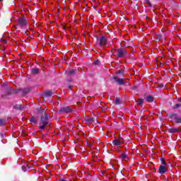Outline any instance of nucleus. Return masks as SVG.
I'll return each mask as SVG.
<instances>
[{
    "instance_id": "f257e3e1",
    "label": "nucleus",
    "mask_w": 181,
    "mask_h": 181,
    "mask_svg": "<svg viewBox=\"0 0 181 181\" xmlns=\"http://www.w3.org/2000/svg\"><path fill=\"white\" fill-rule=\"evenodd\" d=\"M41 115L40 116L39 128L40 129H46V127L49 125V119L50 115L45 112V110L40 112Z\"/></svg>"
},
{
    "instance_id": "f03ea898",
    "label": "nucleus",
    "mask_w": 181,
    "mask_h": 181,
    "mask_svg": "<svg viewBox=\"0 0 181 181\" xmlns=\"http://www.w3.org/2000/svg\"><path fill=\"white\" fill-rule=\"evenodd\" d=\"M125 71L123 69H119L116 75L113 76V80L119 84V86H124L127 83V78H119L122 76H124Z\"/></svg>"
},
{
    "instance_id": "7ed1b4c3",
    "label": "nucleus",
    "mask_w": 181,
    "mask_h": 181,
    "mask_svg": "<svg viewBox=\"0 0 181 181\" xmlns=\"http://www.w3.org/2000/svg\"><path fill=\"white\" fill-rule=\"evenodd\" d=\"M128 54V52L127 49L124 47H120L115 49V56L119 57V59H124L125 56Z\"/></svg>"
},
{
    "instance_id": "20e7f679",
    "label": "nucleus",
    "mask_w": 181,
    "mask_h": 181,
    "mask_svg": "<svg viewBox=\"0 0 181 181\" xmlns=\"http://www.w3.org/2000/svg\"><path fill=\"white\" fill-rule=\"evenodd\" d=\"M108 40L104 35H102L100 37H97V44L101 47H103V46H105Z\"/></svg>"
},
{
    "instance_id": "39448f33",
    "label": "nucleus",
    "mask_w": 181,
    "mask_h": 181,
    "mask_svg": "<svg viewBox=\"0 0 181 181\" xmlns=\"http://www.w3.org/2000/svg\"><path fill=\"white\" fill-rule=\"evenodd\" d=\"M72 111L73 109H71L69 106L62 107L58 109V112H60L61 114H69Z\"/></svg>"
},
{
    "instance_id": "423d86ee",
    "label": "nucleus",
    "mask_w": 181,
    "mask_h": 181,
    "mask_svg": "<svg viewBox=\"0 0 181 181\" xmlns=\"http://www.w3.org/2000/svg\"><path fill=\"white\" fill-rule=\"evenodd\" d=\"M28 25V20L25 18H20L18 21V26L25 28Z\"/></svg>"
},
{
    "instance_id": "0eeeda50",
    "label": "nucleus",
    "mask_w": 181,
    "mask_h": 181,
    "mask_svg": "<svg viewBox=\"0 0 181 181\" xmlns=\"http://www.w3.org/2000/svg\"><path fill=\"white\" fill-rule=\"evenodd\" d=\"M170 118H173L175 124H181V117H177V113H170Z\"/></svg>"
},
{
    "instance_id": "6e6552de",
    "label": "nucleus",
    "mask_w": 181,
    "mask_h": 181,
    "mask_svg": "<svg viewBox=\"0 0 181 181\" xmlns=\"http://www.w3.org/2000/svg\"><path fill=\"white\" fill-rule=\"evenodd\" d=\"M168 170L169 166L168 165H160L158 168V173H160V175H165V173H166V172Z\"/></svg>"
},
{
    "instance_id": "1a4fd4ad",
    "label": "nucleus",
    "mask_w": 181,
    "mask_h": 181,
    "mask_svg": "<svg viewBox=\"0 0 181 181\" xmlns=\"http://www.w3.org/2000/svg\"><path fill=\"white\" fill-rule=\"evenodd\" d=\"M14 110H18L19 111H23V109L25 108V105L23 104H16L13 107Z\"/></svg>"
},
{
    "instance_id": "9d476101",
    "label": "nucleus",
    "mask_w": 181,
    "mask_h": 181,
    "mask_svg": "<svg viewBox=\"0 0 181 181\" xmlns=\"http://www.w3.org/2000/svg\"><path fill=\"white\" fill-rule=\"evenodd\" d=\"M179 131H181L180 127H175L168 129L169 134H176V132H179Z\"/></svg>"
},
{
    "instance_id": "9b49d317",
    "label": "nucleus",
    "mask_w": 181,
    "mask_h": 181,
    "mask_svg": "<svg viewBox=\"0 0 181 181\" xmlns=\"http://www.w3.org/2000/svg\"><path fill=\"white\" fill-rule=\"evenodd\" d=\"M78 71H77V69H70V70L66 71V74H67V76H74V74L78 73Z\"/></svg>"
},
{
    "instance_id": "f8f14e48",
    "label": "nucleus",
    "mask_w": 181,
    "mask_h": 181,
    "mask_svg": "<svg viewBox=\"0 0 181 181\" xmlns=\"http://www.w3.org/2000/svg\"><path fill=\"white\" fill-rule=\"evenodd\" d=\"M23 168H25V169L28 170L33 169V165H32V163H28L24 164L22 168L23 169Z\"/></svg>"
},
{
    "instance_id": "ddd939ff",
    "label": "nucleus",
    "mask_w": 181,
    "mask_h": 181,
    "mask_svg": "<svg viewBox=\"0 0 181 181\" xmlns=\"http://www.w3.org/2000/svg\"><path fill=\"white\" fill-rule=\"evenodd\" d=\"M112 144L115 146H119L122 143L120 141H118V139L115 138V140L112 141Z\"/></svg>"
},
{
    "instance_id": "4468645a",
    "label": "nucleus",
    "mask_w": 181,
    "mask_h": 181,
    "mask_svg": "<svg viewBox=\"0 0 181 181\" xmlns=\"http://www.w3.org/2000/svg\"><path fill=\"white\" fill-rule=\"evenodd\" d=\"M119 158L121 159H124V160L127 161L129 160V158H128V156L127 155V153H123L119 156Z\"/></svg>"
},
{
    "instance_id": "2eb2a0df",
    "label": "nucleus",
    "mask_w": 181,
    "mask_h": 181,
    "mask_svg": "<svg viewBox=\"0 0 181 181\" xmlns=\"http://www.w3.org/2000/svg\"><path fill=\"white\" fill-rule=\"evenodd\" d=\"M154 100L155 98L152 95H148L146 98V101H147L148 103H153Z\"/></svg>"
},
{
    "instance_id": "dca6fc26",
    "label": "nucleus",
    "mask_w": 181,
    "mask_h": 181,
    "mask_svg": "<svg viewBox=\"0 0 181 181\" xmlns=\"http://www.w3.org/2000/svg\"><path fill=\"white\" fill-rule=\"evenodd\" d=\"M40 70L39 69V68H33L31 69V73L33 74H39Z\"/></svg>"
},
{
    "instance_id": "f3484780",
    "label": "nucleus",
    "mask_w": 181,
    "mask_h": 181,
    "mask_svg": "<svg viewBox=\"0 0 181 181\" xmlns=\"http://www.w3.org/2000/svg\"><path fill=\"white\" fill-rule=\"evenodd\" d=\"M160 162H161L160 166H168V163H166V160H165V158H161Z\"/></svg>"
},
{
    "instance_id": "a211bd4d",
    "label": "nucleus",
    "mask_w": 181,
    "mask_h": 181,
    "mask_svg": "<svg viewBox=\"0 0 181 181\" xmlns=\"http://www.w3.org/2000/svg\"><path fill=\"white\" fill-rule=\"evenodd\" d=\"M45 97H52L53 95V92L52 90H48L45 93Z\"/></svg>"
},
{
    "instance_id": "6ab92c4d",
    "label": "nucleus",
    "mask_w": 181,
    "mask_h": 181,
    "mask_svg": "<svg viewBox=\"0 0 181 181\" xmlns=\"http://www.w3.org/2000/svg\"><path fill=\"white\" fill-rule=\"evenodd\" d=\"M138 105H142L144 103H145V100L142 98L139 99L138 100L136 101Z\"/></svg>"
},
{
    "instance_id": "aec40b11",
    "label": "nucleus",
    "mask_w": 181,
    "mask_h": 181,
    "mask_svg": "<svg viewBox=\"0 0 181 181\" xmlns=\"http://www.w3.org/2000/svg\"><path fill=\"white\" fill-rule=\"evenodd\" d=\"M30 122L32 123V124H36L37 122V119H36V118L33 116H32L30 118Z\"/></svg>"
},
{
    "instance_id": "412c9836",
    "label": "nucleus",
    "mask_w": 181,
    "mask_h": 181,
    "mask_svg": "<svg viewBox=\"0 0 181 181\" xmlns=\"http://www.w3.org/2000/svg\"><path fill=\"white\" fill-rule=\"evenodd\" d=\"M113 104H115V105H118L121 104V100H119V98H116L115 100H113Z\"/></svg>"
},
{
    "instance_id": "4be33fe9",
    "label": "nucleus",
    "mask_w": 181,
    "mask_h": 181,
    "mask_svg": "<svg viewBox=\"0 0 181 181\" xmlns=\"http://www.w3.org/2000/svg\"><path fill=\"white\" fill-rule=\"evenodd\" d=\"M6 124V120L5 119H0V127H4Z\"/></svg>"
},
{
    "instance_id": "5701e85b",
    "label": "nucleus",
    "mask_w": 181,
    "mask_h": 181,
    "mask_svg": "<svg viewBox=\"0 0 181 181\" xmlns=\"http://www.w3.org/2000/svg\"><path fill=\"white\" fill-rule=\"evenodd\" d=\"M12 94V88H8L6 91V94L4 95H11Z\"/></svg>"
},
{
    "instance_id": "b1692460",
    "label": "nucleus",
    "mask_w": 181,
    "mask_h": 181,
    "mask_svg": "<svg viewBox=\"0 0 181 181\" xmlns=\"http://www.w3.org/2000/svg\"><path fill=\"white\" fill-rule=\"evenodd\" d=\"M29 91H30V90L28 88L23 89L22 90L23 95H26V94H28V93H29Z\"/></svg>"
},
{
    "instance_id": "393cba45",
    "label": "nucleus",
    "mask_w": 181,
    "mask_h": 181,
    "mask_svg": "<svg viewBox=\"0 0 181 181\" xmlns=\"http://www.w3.org/2000/svg\"><path fill=\"white\" fill-rule=\"evenodd\" d=\"M162 39V35L160 34H158L156 35V40H157V42H160V40Z\"/></svg>"
},
{
    "instance_id": "a878e982",
    "label": "nucleus",
    "mask_w": 181,
    "mask_h": 181,
    "mask_svg": "<svg viewBox=\"0 0 181 181\" xmlns=\"http://www.w3.org/2000/svg\"><path fill=\"white\" fill-rule=\"evenodd\" d=\"M86 122H94V118L93 117H90L88 119H87Z\"/></svg>"
},
{
    "instance_id": "bb28decb",
    "label": "nucleus",
    "mask_w": 181,
    "mask_h": 181,
    "mask_svg": "<svg viewBox=\"0 0 181 181\" xmlns=\"http://www.w3.org/2000/svg\"><path fill=\"white\" fill-rule=\"evenodd\" d=\"M179 107H181V104L177 103L173 108V110H177Z\"/></svg>"
},
{
    "instance_id": "cd10ccee",
    "label": "nucleus",
    "mask_w": 181,
    "mask_h": 181,
    "mask_svg": "<svg viewBox=\"0 0 181 181\" xmlns=\"http://www.w3.org/2000/svg\"><path fill=\"white\" fill-rule=\"evenodd\" d=\"M93 64H94L95 66H98V64H100V59H98L96 61H95Z\"/></svg>"
},
{
    "instance_id": "c85d7f7f",
    "label": "nucleus",
    "mask_w": 181,
    "mask_h": 181,
    "mask_svg": "<svg viewBox=\"0 0 181 181\" xmlns=\"http://www.w3.org/2000/svg\"><path fill=\"white\" fill-rule=\"evenodd\" d=\"M146 4L148 5V6H152V4H151V1L149 0H145Z\"/></svg>"
},
{
    "instance_id": "c756f323",
    "label": "nucleus",
    "mask_w": 181,
    "mask_h": 181,
    "mask_svg": "<svg viewBox=\"0 0 181 181\" xmlns=\"http://www.w3.org/2000/svg\"><path fill=\"white\" fill-rule=\"evenodd\" d=\"M158 88H163V83H159L158 85Z\"/></svg>"
},
{
    "instance_id": "7c9ffc66",
    "label": "nucleus",
    "mask_w": 181,
    "mask_h": 181,
    "mask_svg": "<svg viewBox=\"0 0 181 181\" xmlns=\"http://www.w3.org/2000/svg\"><path fill=\"white\" fill-rule=\"evenodd\" d=\"M1 42H2V43H6V40L4 39V38H1Z\"/></svg>"
},
{
    "instance_id": "2f4dec72",
    "label": "nucleus",
    "mask_w": 181,
    "mask_h": 181,
    "mask_svg": "<svg viewBox=\"0 0 181 181\" xmlns=\"http://www.w3.org/2000/svg\"><path fill=\"white\" fill-rule=\"evenodd\" d=\"M59 181H69V180H67V179H66V178H62V177H60V178H59Z\"/></svg>"
},
{
    "instance_id": "473e14b6",
    "label": "nucleus",
    "mask_w": 181,
    "mask_h": 181,
    "mask_svg": "<svg viewBox=\"0 0 181 181\" xmlns=\"http://www.w3.org/2000/svg\"><path fill=\"white\" fill-rule=\"evenodd\" d=\"M132 90H138V86H134L132 88Z\"/></svg>"
},
{
    "instance_id": "72a5a7b5",
    "label": "nucleus",
    "mask_w": 181,
    "mask_h": 181,
    "mask_svg": "<svg viewBox=\"0 0 181 181\" xmlns=\"http://www.w3.org/2000/svg\"><path fill=\"white\" fill-rule=\"evenodd\" d=\"M124 46H125V47H131V46L129 45H128V42H125Z\"/></svg>"
},
{
    "instance_id": "f704fd0d",
    "label": "nucleus",
    "mask_w": 181,
    "mask_h": 181,
    "mask_svg": "<svg viewBox=\"0 0 181 181\" xmlns=\"http://www.w3.org/2000/svg\"><path fill=\"white\" fill-rule=\"evenodd\" d=\"M69 90H73V86L69 85Z\"/></svg>"
},
{
    "instance_id": "c9c22d12",
    "label": "nucleus",
    "mask_w": 181,
    "mask_h": 181,
    "mask_svg": "<svg viewBox=\"0 0 181 181\" xmlns=\"http://www.w3.org/2000/svg\"><path fill=\"white\" fill-rule=\"evenodd\" d=\"M177 101H179V103H181V98H178Z\"/></svg>"
},
{
    "instance_id": "e433bc0d",
    "label": "nucleus",
    "mask_w": 181,
    "mask_h": 181,
    "mask_svg": "<svg viewBox=\"0 0 181 181\" xmlns=\"http://www.w3.org/2000/svg\"><path fill=\"white\" fill-rule=\"evenodd\" d=\"M127 43H132V41L129 40V41H127Z\"/></svg>"
},
{
    "instance_id": "4c0bfd02",
    "label": "nucleus",
    "mask_w": 181,
    "mask_h": 181,
    "mask_svg": "<svg viewBox=\"0 0 181 181\" xmlns=\"http://www.w3.org/2000/svg\"><path fill=\"white\" fill-rule=\"evenodd\" d=\"M90 146H91V144H89Z\"/></svg>"
},
{
    "instance_id": "58836bf2",
    "label": "nucleus",
    "mask_w": 181,
    "mask_h": 181,
    "mask_svg": "<svg viewBox=\"0 0 181 181\" xmlns=\"http://www.w3.org/2000/svg\"><path fill=\"white\" fill-rule=\"evenodd\" d=\"M2 0H0V2Z\"/></svg>"
}]
</instances>
